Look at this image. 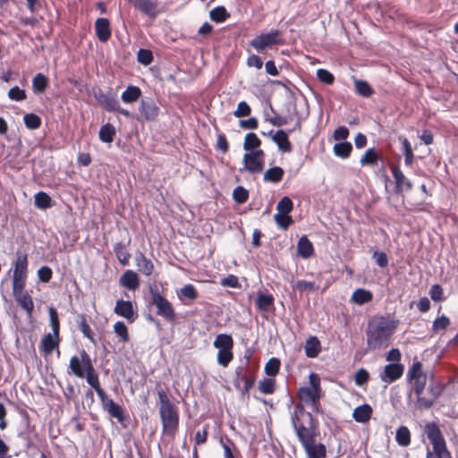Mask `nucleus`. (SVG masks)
I'll use <instances>...</instances> for the list:
<instances>
[{
    "label": "nucleus",
    "mask_w": 458,
    "mask_h": 458,
    "mask_svg": "<svg viewBox=\"0 0 458 458\" xmlns=\"http://www.w3.org/2000/svg\"><path fill=\"white\" fill-rule=\"evenodd\" d=\"M291 425L308 458L327 457L326 445L316 441L319 435L318 420L307 411L301 403L294 405L291 413Z\"/></svg>",
    "instance_id": "1"
},
{
    "label": "nucleus",
    "mask_w": 458,
    "mask_h": 458,
    "mask_svg": "<svg viewBox=\"0 0 458 458\" xmlns=\"http://www.w3.org/2000/svg\"><path fill=\"white\" fill-rule=\"evenodd\" d=\"M397 323L385 316L370 319L366 329L368 348L372 351L386 348L396 330Z\"/></svg>",
    "instance_id": "2"
},
{
    "label": "nucleus",
    "mask_w": 458,
    "mask_h": 458,
    "mask_svg": "<svg viewBox=\"0 0 458 458\" xmlns=\"http://www.w3.org/2000/svg\"><path fill=\"white\" fill-rule=\"evenodd\" d=\"M157 383V395L159 400V414L162 421L163 434L174 437L179 427V412L177 407L170 400L167 388H160Z\"/></svg>",
    "instance_id": "3"
},
{
    "label": "nucleus",
    "mask_w": 458,
    "mask_h": 458,
    "mask_svg": "<svg viewBox=\"0 0 458 458\" xmlns=\"http://www.w3.org/2000/svg\"><path fill=\"white\" fill-rule=\"evenodd\" d=\"M424 433L432 445L433 451L428 450L426 458H453L448 450L439 425L435 421L426 423Z\"/></svg>",
    "instance_id": "4"
},
{
    "label": "nucleus",
    "mask_w": 458,
    "mask_h": 458,
    "mask_svg": "<svg viewBox=\"0 0 458 458\" xmlns=\"http://www.w3.org/2000/svg\"><path fill=\"white\" fill-rule=\"evenodd\" d=\"M309 378L310 386H302L298 390L297 396L301 401L299 403L303 406V403H310L313 411L318 413L320 411L319 400L322 396L320 378L315 373H311Z\"/></svg>",
    "instance_id": "5"
},
{
    "label": "nucleus",
    "mask_w": 458,
    "mask_h": 458,
    "mask_svg": "<svg viewBox=\"0 0 458 458\" xmlns=\"http://www.w3.org/2000/svg\"><path fill=\"white\" fill-rule=\"evenodd\" d=\"M284 44V33L279 30H271L267 33H261L250 41V46L259 53L273 46Z\"/></svg>",
    "instance_id": "6"
},
{
    "label": "nucleus",
    "mask_w": 458,
    "mask_h": 458,
    "mask_svg": "<svg viewBox=\"0 0 458 458\" xmlns=\"http://www.w3.org/2000/svg\"><path fill=\"white\" fill-rule=\"evenodd\" d=\"M28 256L27 254H18L13 262V289L24 290L28 276Z\"/></svg>",
    "instance_id": "7"
},
{
    "label": "nucleus",
    "mask_w": 458,
    "mask_h": 458,
    "mask_svg": "<svg viewBox=\"0 0 458 458\" xmlns=\"http://www.w3.org/2000/svg\"><path fill=\"white\" fill-rule=\"evenodd\" d=\"M427 374L422 369L420 361H413L407 372V379L412 386V390L417 398L424 393L427 384Z\"/></svg>",
    "instance_id": "8"
},
{
    "label": "nucleus",
    "mask_w": 458,
    "mask_h": 458,
    "mask_svg": "<svg viewBox=\"0 0 458 458\" xmlns=\"http://www.w3.org/2000/svg\"><path fill=\"white\" fill-rule=\"evenodd\" d=\"M248 363L249 358H247L245 366H239L235 370L237 376L235 386L239 387V384L243 383V386L241 389L242 394H249L250 390L253 387L257 377V369L250 368Z\"/></svg>",
    "instance_id": "9"
},
{
    "label": "nucleus",
    "mask_w": 458,
    "mask_h": 458,
    "mask_svg": "<svg viewBox=\"0 0 458 458\" xmlns=\"http://www.w3.org/2000/svg\"><path fill=\"white\" fill-rule=\"evenodd\" d=\"M152 303L157 308V314L167 321H174L176 315L172 303L158 292H152Z\"/></svg>",
    "instance_id": "10"
},
{
    "label": "nucleus",
    "mask_w": 458,
    "mask_h": 458,
    "mask_svg": "<svg viewBox=\"0 0 458 458\" xmlns=\"http://www.w3.org/2000/svg\"><path fill=\"white\" fill-rule=\"evenodd\" d=\"M140 118L147 122H154L157 119L160 108L151 98H143L139 106Z\"/></svg>",
    "instance_id": "11"
},
{
    "label": "nucleus",
    "mask_w": 458,
    "mask_h": 458,
    "mask_svg": "<svg viewBox=\"0 0 458 458\" xmlns=\"http://www.w3.org/2000/svg\"><path fill=\"white\" fill-rule=\"evenodd\" d=\"M442 388L438 385L430 384L426 393L421 394L417 399V406L420 410H428L433 406L436 400L441 394Z\"/></svg>",
    "instance_id": "12"
},
{
    "label": "nucleus",
    "mask_w": 458,
    "mask_h": 458,
    "mask_svg": "<svg viewBox=\"0 0 458 458\" xmlns=\"http://www.w3.org/2000/svg\"><path fill=\"white\" fill-rule=\"evenodd\" d=\"M98 397L103 410L108 412L111 417L115 418L119 422H123L125 416L123 407L114 403L113 399L109 398L106 392Z\"/></svg>",
    "instance_id": "13"
},
{
    "label": "nucleus",
    "mask_w": 458,
    "mask_h": 458,
    "mask_svg": "<svg viewBox=\"0 0 458 458\" xmlns=\"http://www.w3.org/2000/svg\"><path fill=\"white\" fill-rule=\"evenodd\" d=\"M390 169L394 179V192L396 194H402L403 191H409L412 189V182L405 177L398 165L391 164Z\"/></svg>",
    "instance_id": "14"
},
{
    "label": "nucleus",
    "mask_w": 458,
    "mask_h": 458,
    "mask_svg": "<svg viewBox=\"0 0 458 458\" xmlns=\"http://www.w3.org/2000/svg\"><path fill=\"white\" fill-rule=\"evenodd\" d=\"M84 365L86 366V374L84 378H86L87 383L95 389L98 396H100L105 393V391L100 386L98 375L92 365L91 359L89 354L84 355Z\"/></svg>",
    "instance_id": "15"
},
{
    "label": "nucleus",
    "mask_w": 458,
    "mask_h": 458,
    "mask_svg": "<svg viewBox=\"0 0 458 458\" xmlns=\"http://www.w3.org/2000/svg\"><path fill=\"white\" fill-rule=\"evenodd\" d=\"M114 312L117 316L127 319L129 323H133L138 318V314L134 310L133 304L131 301H116Z\"/></svg>",
    "instance_id": "16"
},
{
    "label": "nucleus",
    "mask_w": 458,
    "mask_h": 458,
    "mask_svg": "<svg viewBox=\"0 0 458 458\" xmlns=\"http://www.w3.org/2000/svg\"><path fill=\"white\" fill-rule=\"evenodd\" d=\"M60 343V335L50 333L44 335L38 345L41 355L44 357L51 355L55 349H59Z\"/></svg>",
    "instance_id": "17"
},
{
    "label": "nucleus",
    "mask_w": 458,
    "mask_h": 458,
    "mask_svg": "<svg viewBox=\"0 0 458 458\" xmlns=\"http://www.w3.org/2000/svg\"><path fill=\"white\" fill-rule=\"evenodd\" d=\"M404 371V366L401 363H389L385 366L384 370L380 373V379L386 383L391 384L399 379Z\"/></svg>",
    "instance_id": "18"
},
{
    "label": "nucleus",
    "mask_w": 458,
    "mask_h": 458,
    "mask_svg": "<svg viewBox=\"0 0 458 458\" xmlns=\"http://www.w3.org/2000/svg\"><path fill=\"white\" fill-rule=\"evenodd\" d=\"M131 4H132L136 9L140 10L142 13L148 15L149 18L154 19L159 13V11L157 10V0H132Z\"/></svg>",
    "instance_id": "19"
},
{
    "label": "nucleus",
    "mask_w": 458,
    "mask_h": 458,
    "mask_svg": "<svg viewBox=\"0 0 458 458\" xmlns=\"http://www.w3.org/2000/svg\"><path fill=\"white\" fill-rule=\"evenodd\" d=\"M13 293L21 309L27 312L29 317H31L34 310V302L32 297L27 292H24V290L18 291L13 289Z\"/></svg>",
    "instance_id": "20"
},
{
    "label": "nucleus",
    "mask_w": 458,
    "mask_h": 458,
    "mask_svg": "<svg viewBox=\"0 0 458 458\" xmlns=\"http://www.w3.org/2000/svg\"><path fill=\"white\" fill-rule=\"evenodd\" d=\"M81 358L74 355L69 361V369L72 373L80 378H84L86 374V366L84 365V355L88 354L85 350L81 352Z\"/></svg>",
    "instance_id": "21"
},
{
    "label": "nucleus",
    "mask_w": 458,
    "mask_h": 458,
    "mask_svg": "<svg viewBox=\"0 0 458 458\" xmlns=\"http://www.w3.org/2000/svg\"><path fill=\"white\" fill-rule=\"evenodd\" d=\"M96 36L101 42H106L111 38L110 22L106 18H98L95 22Z\"/></svg>",
    "instance_id": "22"
},
{
    "label": "nucleus",
    "mask_w": 458,
    "mask_h": 458,
    "mask_svg": "<svg viewBox=\"0 0 458 458\" xmlns=\"http://www.w3.org/2000/svg\"><path fill=\"white\" fill-rule=\"evenodd\" d=\"M243 164L244 170L252 174H260L264 169V161L262 159L252 157V155H250L249 153L244 154Z\"/></svg>",
    "instance_id": "23"
},
{
    "label": "nucleus",
    "mask_w": 458,
    "mask_h": 458,
    "mask_svg": "<svg viewBox=\"0 0 458 458\" xmlns=\"http://www.w3.org/2000/svg\"><path fill=\"white\" fill-rule=\"evenodd\" d=\"M120 284L130 291L136 290L140 285L139 276L132 270H126L120 277Z\"/></svg>",
    "instance_id": "24"
},
{
    "label": "nucleus",
    "mask_w": 458,
    "mask_h": 458,
    "mask_svg": "<svg viewBox=\"0 0 458 458\" xmlns=\"http://www.w3.org/2000/svg\"><path fill=\"white\" fill-rule=\"evenodd\" d=\"M135 262L140 272L145 276H150L154 271L153 262L144 253L138 251L135 255Z\"/></svg>",
    "instance_id": "25"
},
{
    "label": "nucleus",
    "mask_w": 458,
    "mask_h": 458,
    "mask_svg": "<svg viewBox=\"0 0 458 458\" xmlns=\"http://www.w3.org/2000/svg\"><path fill=\"white\" fill-rule=\"evenodd\" d=\"M297 253L301 258L304 259H309L313 255V244L306 235H302L299 239L297 242Z\"/></svg>",
    "instance_id": "26"
},
{
    "label": "nucleus",
    "mask_w": 458,
    "mask_h": 458,
    "mask_svg": "<svg viewBox=\"0 0 458 458\" xmlns=\"http://www.w3.org/2000/svg\"><path fill=\"white\" fill-rule=\"evenodd\" d=\"M373 413V410L369 404H362L356 407L352 412V418L356 422L366 423L368 422Z\"/></svg>",
    "instance_id": "27"
},
{
    "label": "nucleus",
    "mask_w": 458,
    "mask_h": 458,
    "mask_svg": "<svg viewBox=\"0 0 458 458\" xmlns=\"http://www.w3.org/2000/svg\"><path fill=\"white\" fill-rule=\"evenodd\" d=\"M272 140L280 150L284 152L292 151V144L289 140L288 134L284 131L278 130L272 137Z\"/></svg>",
    "instance_id": "28"
},
{
    "label": "nucleus",
    "mask_w": 458,
    "mask_h": 458,
    "mask_svg": "<svg viewBox=\"0 0 458 458\" xmlns=\"http://www.w3.org/2000/svg\"><path fill=\"white\" fill-rule=\"evenodd\" d=\"M275 299L272 294L259 293L256 299V307L259 310L267 312L274 309Z\"/></svg>",
    "instance_id": "29"
},
{
    "label": "nucleus",
    "mask_w": 458,
    "mask_h": 458,
    "mask_svg": "<svg viewBox=\"0 0 458 458\" xmlns=\"http://www.w3.org/2000/svg\"><path fill=\"white\" fill-rule=\"evenodd\" d=\"M141 96V90L138 86L130 85L122 93L121 99L125 104H132L139 100Z\"/></svg>",
    "instance_id": "30"
},
{
    "label": "nucleus",
    "mask_w": 458,
    "mask_h": 458,
    "mask_svg": "<svg viewBox=\"0 0 458 458\" xmlns=\"http://www.w3.org/2000/svg\"><path fill=\"white\" fill-rule=\"evenodd\" d=\"M102 107L107 112H116L124 115L125 117H129L131 115L130 112L126 109L122 108L120 106L118 100L111 95L104 102Z\"/></svg>",
    "instance_id": "31"
},
{
    "label": "nucleus",
    "mask_w": 458,
    "mask_h": 458,
    "mask_svg": "<svg viewBox=\"0 0 458 458\" xmlns=\"http://www.w3.org/2000/svg\"><path fill=\"white\" fill-rule=\"evenodd\" d=\"M305 354L309 358H316L321 352V344L316 336H310L304 345Z\"/></svg>",
    "instance_id": "32"
},
{
    "label": "nucleus",
    "mask_w": 458,
    "mask_h": 458,
    "mask_svg": "<svg viewBox=\"0 0 458 458\" xmlns=\"http://www.w3.org/2000/svg\"><path fill=\"white\" fill-rule=\"evenodd\" d=\"M380 159L378 152L371 148H368L362 157H360V163L362 166H375L377 165Z\"/></svg>",
    "instance_id": "33"
},
{
    "label": "nucleus",
    "mask_w": 458,
    "mask_h": 458,
    "mask_svg": "<svg viewBox=\"0 0 458 458\" xmlns=\"http://www.w3.org/2000/svg\"><path fill=\"white\" fill-rule=\"evenodd\" d=\"M373 294L370 291L359 288L355 290L351 297V301L358 305H363L371 301Z\"/></svg>",
    "instance_id": "34"
},
{
    "label": "nucleus",
    "mask_w": 458,
    "mask_h": 458,
    "mask_svg": "<svg viewBox=\"0 0 458 458\" xmlns=\"http://www.w3.org/2000/svg\"><path fill=\"white\" fill-rule=\"evenodd\" d=\"M284 171L280 166H274L267 169L264 174V181L277 183L283 180Z\"/></svg>",
    "instance_id": "35"
},
{
    "label": "nucleus",
    "mask_w": 458,
    "mask_h": 458,
    "mask_svg": "<svg viewBox=\"0 0 458 458\" xmlns=\"http://www.w3.org/2000/svg\"><path fill=\"white\" fill-rule=\"evenodd\" d=\"M213 345L216 349L233 350V339L230 335L219 334L216 335Z\"/></svg>",
    "instance_id": "36"
},
{
    "label": "nucleus",
    "mask_w": 458,
    "mask_h": 458,
    "mask_svg": "<svg viewBox=\"0 0 458 458\" xmlns=\"http://www.w3.org/2000/svg\"><path fill=\"white\" fill-rule=\"evenodd\" d=\"M333 151L336 157L345 159L351 156L352 145L348 141L338 142L334 145Z\"/></svg>",
    "instance_id": "37"
},
{
    "label": "nucleus",
    "mask_w": 458,
    "mask_h": 458,
    "mask_svg": "<svg viewBox=\"0 0 458 458\" xmlns=\"http://www.w3.org/2000/svg\"><path fill=\"white\" fill-rule=\"evenodd\" d=\"M34 204L39 209H47L53 206V201L47 192L38 191L34 196Z\"/></svg>",
    "instance_id": "38"
},
{
    "label": "nucleus",
    "mask_w": 458,
    "mask_h": 458,
    "mask_svg": "<svg viewBox=\"0 0 458 458\" xmlns=\"http://www.w3.org/2000/svg\"><path fill=\"white\" fill-rule=\"evenodd\" d=\"M116 133L115 128L111 123H107L100 127L98 136L99 140L105 143H111Z\"/></svg>",
    "instance_id": "39"
},
{
    "label": "nucleus",
    "mask_w": 458,
    "mask_h": 458,
    "mask_svg": "<svg viewBox=\"0 0 458 458\" xmlns=\"http://www.w3.org/2000/svg\"><path fill=\"white\" fill-rule=\"evenodd\" d=\"M209 18L216 23H222L230 18V13L225 6H216L209 12Z\"/></svg>",
    "instance_id": "40"
},
{
    "label": "nucleus",
    "mask_w": 458,
    "mask_h": 458,
    "mask_svg": "<svg viewBox=\"0 0 458 458\" xmlns=\"http://www.w3.org/2000/svg\"><path fill=\"white\" fill-rule=\"evenodd\" d=\"M48 86V79L43 73H37L32 79V89L34 93H43Z\"/></svg>",
    "instance_id": "41"
},
{
    "label": "nucleus",
    "mask_w": 458,
    "mask_h": 458,
    "mask_svg": "<svg viewBox=\"0 0 458 458\" xmlns=\"http://www.w3.org/2000/svg\"><path fill=\"white\" fill-rule=\"evenodd\" d=\"M114 252L123 266L129 264L131 254L127 251L126 246L123 242H117L114 246Z\"/></svg>",
    "instance_id": "42"
},
{
    "label": "nucleus",
    "mask_w": 458,
    "mask_h": 458,
    "mask_svg": "<svg viewBox=\"0 0 458 458\" xmlns=\"http://www.w3.org/2000/svg\"><path fill=\"white\" fill-rule=\"evenodd\" d=\"M395 441L401 446L406 447L411 444V432L406 426H401L397 428Z\"/></svg>",
    "instance_id": "43"
},
{
    "label": "nucleus",
    "mask_w": 458,
    "mask_h": 458,
    "mask_svg": "<svg viewBox=\"0 0 458 458\" xmlns=\"http://www.w3.org/2000/svg\"><path fill=\"white\" fill-rule=\"evenodd\" d=\"M354 86L356 93L363 98H369L374 93L372 87L365 81L355 80Z\"/></svg>",
    "instance_id": "44"
},
{
    "label": "nucleus",
    "mask_w": 458,
    "mask_h": 458,
    "mask_svg": "<svg viewBox=\"0 0 458 458\" xmlns=\"http://www.w3.org/2000/svg\"><path fill=\"white\" fill-rule=\"evenodd\" d=\"M114 332L115 333L116 336L119 338L120 342L125 344L130 341V335L128 332V328L124 322L123 321H117L114 325Z\"/></svg>",
    "instance_id": "45"
},
{
    "label": "nucleus",
    "mask_w": 458,
    "mask_h": 458,
    "mask_svg": "<svg viewBox=\"0 0 458 458\" xmlns=\"http://www.w3.org/2000/svg\"><path fill=\"white\" fill-rule=\"evenodd\" d=\"M261 145L260 139L253 132H249L244 138L243 148L246 151L253 150Z\"/></svg>",
    "instance_id": "46"
},
{
    "label": "nucleus",
    "mask_w": 458,
    "mask_h": 458,
    "mask_svg": "<svg viewBox=\"0 0 458 458\" xmlns=\"http://www.w3.org/2000/svg\"><path fill=\"white\" fill-rule=\"evenodd\" d=\"M233 359V350L218 349L216 354V360L219 365L227 368Z\"/></svg>",
    "instance_id": "47"
},
{
    "label": "nucleus",
    "mask_w": 458,
    "mask_h": 458,
    "mask_svg": "<svg viewBox=\"0 0 458 458\" xmlns=\"http://www.w3.org/2000/svg\"><path fill=\"white\" fill-rule=\"evenodd\" d=\"M23 122L29 130H37L41 126L42 123L41 118L33 113L26 114L23 116Z\"/></svg>",
    "instance_id": "48"
},
{
    "label": "nucleus",
    "mask_w": 458,
    "mask_h": 458,
    "mask_svg": "<svg viewBox=\"0 0 458 458\" xmlns=\"http://www.w3.org/2000/svg\"><path fill=\"white\" fill-rule=\"evenodd\" d=\"M49 313V325L52 329V334L60 335V320L58 317V312L54 307H50L48 310Z\"/></svg>",
    "instance_id": "49"
},
{
    "label": "nucleus",
    "mask_w": 458,
    "mask_h": 458,
    "mask_svg": "<svg viewBox=\"0 0 458 458\" xmlns=\"http://www.w3.org/2000/svg\"><path fill=\"white\" fill-rule=\"evenodd\" d=\"M274 219L277 226L283 230H287L293 224V219L289 214L276 213Z\"/></svg>",
    "instance_id": "50"
},
{
    "label": "nucleus",
    "mask_w": 458,
    "mask_h": 458,
    "mask_svg": "<svg viewBox=\"0 0 458 458\" xmlns=\"http://www.w3.org/2000/svg\"><path fill=\"white\" fill-rule=\"evenodd\" d=\"M450 319L445 315H442L441 317H437L432 325V332L434 334H438L440 331H445L450 326Z\"/></svg>",
    "instance_id": "51"
},
{
    "label": "nucleus",
    "mask_w": 458,
    "mask_h": 458,
    "mask_svg": "<svg viewBox=\"0 0 458 458\" xmlns=\"http://www.w3.org/2000/svg\"><path fill=\"white\" fill-rule=\"evenodd\" d=\"M281 361L278 358H271L265 365V373L269 377H275L278 374Z\"/></svg>",
    "instance_id": "52"
},
{
    "label": "nucleus",
    "mask_w": 458,
    "mask_h": 458,
    "mask_svg": "<svg viewBox=\"0 0 458 458\" xmlns=\"http://www.w3.org/2000/svg\"><path fill=\"white\" fill-rule=\"evenodd\" d=\"M259 390L265 394H272L276 391V380L274 378H263L259 383Z\"/></svg>",
    "instance_id": "53"
},
{
    "label": "nucleus",
    "mask_w": 458,
    "mask_h": 458,
    "mask_svg": "<svg viewBox=\"0 0 458 458\" xmlns=\"http://www.w3.org/2000/svg\"><path fill=\"white\" fill-rule=\"evenodd\" d=\"M276 209L277 213L289 214L293 209V202L289 197H283L277 203Z\"/></svg>",
    "instance_id": "54"
},
{
    "label": "nucleus",
    "mask_w": 458,
    "mask_h": 458,
    "mask_svg": "<svg viewBox=\"0 0 458 458\" xmlns=\"http://www.w3.org/2000/svg\"><path fill=\"white\" fill-rule=\"evenodd\" d=\"M404 164L407 166H411L414 161V154L411 143L405 138L403 140Z\"/></svg>",
    "instance_id": "55"
},
{
    "label": "nucleus",
    "mask_w": 458,
    "mask_h": 458,
    "mask_svg": "<svg viewBox=\"0 0 458 458\" xmlns=\"http://www.w3.org/2000/svg\"><path fill=\"white\" fill-rule=\"evenodd\" d=\"M79 318L81 319L79 321V328H80V330L81 331V333L83 334V335L85 337H87L91 342H94L92 330H91L89 325L87 322L86 316L84 314H81L79 316Z\"/></svg>",
    "instance_id": "56"
},
{
    "label": "nucleus",
    "mask_w": 458,
    "mask_h": 458,
    "mask_svg": "<svg viewBox=\"0 0 458 458\" xmlns=\"http://www.w3.org/2000/svg\"><path fill=\"white\" fill-rule=\"evenodd\" d=\"M294 288L300 293L314 292L318 289V285H316L314 282L306 280H298L295 283Z\"/></svg>",
    "instance_id": "57"
},
{
    "label": "nucleus",
    "mask_w": 458,
    "mask_h": 458,
    "mask_svg": "<svg viewBox=\"0 0 458 458\" xmlns=\"http://www.w3.org/2000/svg\"><path fill=\"white\" fill-rule=\"evenodd\" d=\"M233 198L236 203L243 204L249 199V191L242 186H237L233 190Z\"/></svg>",
    "instance_id": "58"
},
{
    "label": "nucleus",
    "mask_w": 458,
    "mask_h": 458,
    "mask_svg": "<svg viewBox=\"0 0 458 458\" xmlns=\"http://www.w3.org/2000/svg\"><path fill=\"white\" fill-rule=\"evenodd\" d=\"M181 297L195 301L198 299L199 293L196 288L192 284H189L181 289Z\"/></svg>",
    "instance_id": "59"
},
{
    "label": "nucleus",
    "mask_w": 458,
    "mask_h": 458,
    "mask_svg": "<svg viewBox=\"0 0 458 458\" xmlns=\"http://www.w3.org/2000/svg\"><path fill=\"white\" fill-rule=\"evenodd\" d=\"M369 380V373L365 369H359L354 375V382L357 386H361Z\"/></svg>",
    "instance_id": "60"
},
{
    "label": "nucleus",
    "mask_w": 458,
    "mask_h": 458,
    "mask_svg": "<svg viewBox=\"0 0 458 458\" xmlns=\"http://www.w3.org/2000/svg\"><path fill=\"white\" fill-rule=\"evenodd\" d=\"M251 113V108L250 105L245 101H241L237 108L233 111V115L237 118L249 116Z\"/></svg>",
    "instance_id": "61"
},
{
    "label": "nucleus",
    "mask_w": 458,
    "mask_h": 458,
    "mask_svg": "<svg viewBox=\"0 0 458 458\" xmlns=\"http://www.w3.org/2000/svg\"><path fill=\"white\" fill-rule=\"evenodd\" d=\"M317 77L319 81L324 82L327 85H332L335 81V77L333 73L326 69H318L317 71Z\"/></svg>",
    "instance_id": "62"
},
{
    "label": "nucleus",
    "mask_w": 458,
    "mask_h": 458,
    "mask_svg": "<svg viewBox=\"0 0 458 458\" xmlns=\"http://www.w3.org/2000/svg\"><path fill=\"white\" fill-rule=\"evenodd\" d=\"M137 57L139 63L144 65H148L153 62V54L148 49H140Z\"/></svg>",
    "instance_id": "63"
},
{
    "label": "nucleus",
    "mask_w": 458,
    "mask_h": 458,
    "mask_svg": "<svg viewBox=\"0 0 458 458\" xmlns=\"http://www.w3.org/2000/svg\"><path fill=\"white\" fill-rule=\"evenodd\" d=\"M8 97L14 101H22L26 98V92L24 89L15 86L9 89Z\"/></svg>",
    "instance_id": "64"
}]
</instances>
